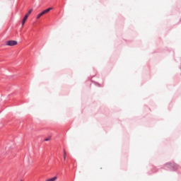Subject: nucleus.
<instances>
[{
    "mask_svg": "<svg viewBox=\"0 0 181 181\" xmlns=\"http://www.w3.org/2000/svg\"><path fill=\"white\" fill-rule=\"evenodd\" d=\"M33 9L31 8V9L28 11V13L27 14H25V16H28V18L29 15L31 14V13L33 12Z\"/></svg>",
    "mask_w": 181,
    "mask_h": 181,
    "instance_id": "obj_6",
    "label": "nucleus"
},
{
    "mask_svg": "<svg viewBox=\"0 0 181 181\" xmlns=\"http://www.w3.org/2000/svg\"><path fill=\"white\" fill-rule=\"evenodd\" d=\"M51 10H53L52 7L48 8L42 11L40 13H41V15L43 16V15L47 14V13H49Z\"/></svg>",
    "mask_w": 181,
    "mask_h": 181,
    "instance_id": "obj_3",
    "label": "nucleus"
},
{
    "mask_svg": "<svg viewBox=\"0 0 181 181\" xmlns=\"http://www.w3.org/2000/svg\"><path fill=\"white\" fill-rule=\"evenodd\" d=\"M49 139H46L45 141H48Z\"/></svg>",
    "mask_w": 181,
    "mask_h": 181,
    "instance_id": "obj_9",
    "label": "nucleus"
},
{
    "mask_svg": "<svg viewBox=\"0 0 181 181\" xmlns=\"http://www.w3.org/2000/svg\"><path fill=\"white\" fill-rule=\"evenodd\" d=\"M41 16H43L41 13H38L37 16V19H40Z\"/></svg>",
    "mask_w": 181,
    "mask_h": 181,
    "instance_id": "obj_7",
    "label": "nucleus"
},
{
    "mask_svg": "<svg viewBox=\"0 0 181 181\" xmlns=\"http://www.w3.org/2000/svg\"><path fill=\"white\" fill-rule=\"evenodd\" d=\"M51 10H53L52 7L48 8L42 11L40 13H41V15L43 16V15L47 14V13H49Z\"/></svg>",
    "mask_w": 181,
    "mask_h": 181,
    "instance_id": "obj_2",
    "label": "nucleus"
},
{
    "mask_svg": "<svg viewBox=\"0 0 181 181\" xmlns=\"http://www.w3.org/2000/svg\"><path fill=\"white\" fill-rule=\"evenodd\" d=\"M28 18V16H24L23 21H22V23H21L22 25H25V22H26Z\"/></svg>",
    "mask_w": 181,
    "mask_h": 181,
    "instance_id": "obj_4",
    "label": "nucleus"
},
{
    "mask_svg": "<svg viewBox=\"0 0 181 181\" xmlns=\"http://www.w3.org/2000/svg\"><path fill=\"white\" fill-rule=\"evenodd\" d=\"M57 177H54L51 179L46 180V181H55V180H57Z\"/></svg>",
    "mask_w": 181,
    "mask_h": 181,
    "instance_id": "obj_5",
    "label": "nucleus"
},
{
    "mask_svg": "<svg viewBox=\"0 0 181 181\" xmlns=\"http://www.w3.org/2000/svg\"><path fill=\"white\" fill-rule=\"evenodd\" d=\"M66 151H64V159L66 160Z\"/></svg>",
    "mask_w": 181,
    "mask_h": 181,
    "instance_id": "obj_8",
    "label": "nucleus"
},
{
    "mask_svg": "<svg viewBox=\"0 0 181 181\" xmlns=\"http://www.w3.org/2000/svg\"><path fill=\"white\" fill-rule=\"evenodd\" d=\"M17 45H18V41L9 40V41L6 42V46L14 47Z\"/></svg>",
    "mask_w": 181,
    "mask_h": 181,
    "instance_id": "obj_1",
    "label": "nucleus"
},
{
    "mask_svg": "<svg viewBox=\"0 0 181 181\" xmlns=\"http://www.w3.org/2000/svg\"><path fill=\"white\" fill-rule=\"evenodd\" d=\"M21 181H23V180H21Z\"/></svg>",
    "mask_w": 181,
    "mask_h": 181,
    "instance_id": "obj_10",
    "label": "nucleus"
}]
</instances>
